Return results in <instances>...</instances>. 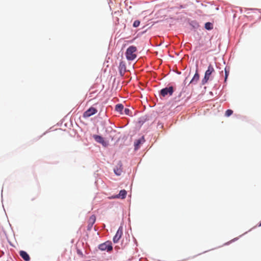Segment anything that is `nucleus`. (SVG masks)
I'll return each instance as SVG.
<instances>
[{"instance_id": "nucleus-1", "label": "nucleus", "mask_w": 261, "mask_h": 261, "mask_svg": "<svg viewBox=\"0 0 261 261\" xmlns=\"http://www.w3.org/2000/svg\"><path fill=\"white\" fill-rule=\"evenodd\" d=\"M98 249L101 251H111L113 250L112 243L110 241H107L103 243L100 244L98 246Z\"/></svg>"}, {"instance_id": "nucleus-2", "label": "nucleus", "mask_w": 261, "mask_h": 261, "mask_svg": "<svg viewBox=\"0 0 261 261\" xmlns=\"http://www.w3.org/2000/svg\"><path fill=\"white\" fill-rule=\"evenodd\" d=\"M173 93V88L172 86L166 87L162 89L160 91V94L163 97L169 95L171 96Z\"/></svg>"}, {"instance_id": "nucleus-3", "label": "nucleus", "mask_w": 261, "mask_h": 261, "mask_svg": "<svg viewBox=\"0 0 261 261\" xmlns=\"http://www.w3.org/2000/svg\"><path fill=\"white\" fill-rule=\"evenodd\" d=\"M97 112V110L95 108L91 107L84 113L83 116L84 118H88L95 114Z\"/></svg>"}, {"instance_id": "nucleus-4", "label": "nucleus", "mask_w": 261, "mask_h": 261, "mask_svg": "<svg viewBox=\"0 0 261 261\" xmlns=\"http://www.w3.org/2000/svg\"><path fill=\"white\" fill-rule=\"evenodd\" d=\"M145 142V139L143 136H142L139 139L136 140L134 142V149L135 150H138L140 147V145L143 144Z\"/></svg>"}, {"instance_id": "nucleus-5", "label": "nucleus", "mask_w": 261, "mask_h": 261, "mask_svg": "<svg viewBox=\"0 0 261 261\" xmlns=\"http://www.w3.org/2000/svg\"><path fill=\"white\" fill-rule=\"evenodd\" d=\"M122 234V228L120 227L118 229L115 236L113 238V242L117 243L121 238Z\"/></svg>"}, {"instance_id": "nucleus-6", "label": "nucleus", "mask_w": 261, "mask_h": 261, "mask_svg": "<svg viewBox=\"0 0 261 261\" xmlns=\"http://www.w3.org/2000/svg\"><path fill=\"white\" fill-rule=\"evenodd\" d=\"M96 221V217L95 215H92L89 219L88 221V226H87V229L88 230H90L95 222Z\"/></svg>"}, {"instance_id": "nucleus-7", "label": "nucleus", "mask_w": 261, "mask_h": 261, "mask_svg": "<svg viewBox=\"0 0 261 261\" xmlns=\"http://www.w3.org/2000/svg\"><path fill=\"white\" fill-rule=\"evenodd\" d=\"M19 255L25 261H29L30 260V256L27 252L24 251H20Z\"/></svg>"}, {"instance_id": "nucleus-8", "label": "nucleus", "mask_w": 261, "mask_h": 261, "mask_svg": "<svg viewBox=\"0 0 261 261\" xmlns=\"http://www.w3.org/2000/svg\"><path fill=\"white\" fill-rule=\"evenodd\" d=\"M119 69L121 75H123L124 73L126 72V66L123 62H120L119 66Z\"/></svg>"}, {"instance_id": "nucleus-9", "label": "nucleus", "mask_w": 261, "mask_h": 261, "mask_svg": "<svg viewBox=\"0 0 261 261\" xmlns=\"http://www.w3.org/2000/svg\"><path fill=\"white\" fill-rule=\"evenodd\" d=\"M214 71H215V70H214V67H213V66L211 64H210L208 66L207 70L205 71L204 75H205V76H207L210 78V75H211V74L213 72H214Z\"/></svg>"}, {"instance_id": "nucleus-10", "label": "nucleus", "mask_w": 261, "mask_h": 261, "mask_svg": "<svg viewBox=\"0 0 261 261\" xmlns=\"http://www.w3.org/2000/svg\"><path fill=\"white\" fill-rule=\"evenodd\" d=\"M93 138L97 142L101 143L103 145H106V142L102 137L95 135L93 136Z\"/></svg>"}, {"instance_id": "nucleus-11", "label": "nucleus", "mask_w": 261, "mask_h": 261, "mask_svg": "<svg viewBox=\"0 0 261 261\" xmlns=\"http://www.w3.org/2000/svg\"><path fill=\"white\" fill-rule=\"evenodd\" d=\"M199 75L197 72V71H196L195 74H194L193 79L191 80V81H190V84H196L197 82L199 81Z\"/></svg>"}, {"instance_id": "nucleus-12", "label": "nucleus", "mask_w": 261, "mask_h": 261, "mask_svg": "<svg viewBox=\"0 0 261 261\" xmlns=\"http://www.w3.org/2000/svg\"><path fill=\"white\" fill-rule=\"evenodd\" d=\"M126 195V191L124 190H121L118 195H116L115 198H121L124 199Z\"/></svg>"}, {"instance_id": "nucleus-13", "label": "nucleus", "mask_w": 261, "mask_h": 261, "mask_svg": "<svg viewBox=\"0 0 261 261\" xmlns=\"http://www.w3.org/2000/svg\"><path fill=\"white\" fill-rule=\"evenodd\" d=\"M205 28L207 30H211L213 28V25L212 23L207 22L205 23Z\"/></svg>"}, {"instance_id": "nucleus-14", "label": "nucleus", "mask_w": 261, "mask_h": 261, "mask_svg": "<svg viewBox=\"0 0 261 261\" xmlns=\"http://www.w3.org/2000/svg\"><path fill=\"white\" fill-rule=\"evenodd\" d=\"M123 109V106L122 104H118L115 107L116 111L121 112Z\"/></svg>"}, {"instance_id": "nucleus-15", "label": "nucleus", "mask_w": 261, "mask_h": 261, "mask_svg": "<svg viewBox=\"0 0 261 261\" xmlns=\"http://www.w3.org/2000/svg\"><path fill=\"white\" fill-rule=\"evenodd\" d=\"M126 57L128 60H130V47H129L126 50Z\"/></svg>"}, {"instance_id": "nucleus-16", "label": "nucleus", "mask_w": 261, "mask_h": 261, "mask_svg": "<svg viewBox=\"0 0 261 261\" xmlns=\"http://www.w3.org/2000/svg\"><path fill=\"white\" fill-rule=\"evenodd\" d=\"M232 113H233V111L229 109V110H227L225 112V115L226 117H229L230 115H231L232 114Z\"/></svg>"}, {"instance_id": "nucleus-17", "label": "nucleus", "mask_w": 261, "mask_h": 261, "mask_svg": "<svg viewBox=\"0 0 261 261\" xmlns=\"http://www.w3.org/2000/svg\"><path fill=\"white\" fill-rule=\"evenodd\" d=\"M209 79H210L209 77L205 76V75H204V77L202 79V82H201L202 84L204 85L205 84H206L207 83V82L208 81V80H209Z\"/></svg>"}, {"instance_id": "nucleus-18", "label": "nucleus", "mask_w": 261, "mask_h": 261, "mask_svg": "<svg viewBox=\"0 0 261 261\" xmlns=\"http://www.w3.org/2000/svg\"><path fill=\"white\" fill-rule=\"evenodd\" d=\"M140 24V21L139 20H135L133 23V27L137 28L138 27Z\"/></svg>"}, {"instance_id": "nucleus-19", "label": "nucleus", "mask_w": 261, "mask_h": 261, "mask_svg": "<svg viewBox=\"0 0 261 261\" xmlns=\"http://www.w3.org/2000/svg\"><path fill=\"white\" fill-rule=\"evenodd\" d=\"M229 75V70L227 69L226 68H225V82L226 81V80L228 77V76Z\"/></svg>"}, {"instance_id": "nucleus-20", "label": "nucleus", "mask_w": 261, "mask_h": 261, "mask_svg": "<svg viewBox=\"0 0 261 261\" xmlns=\"http://www.w3.org/2000/svg\"><path fill=\"white\" fill-rule=\"evenodd\" d=\"M137 51V48L135 46H132V53H134Z\"/></svg>"}, {"instance_id": "nucleus-21", "label": "nucleus", "mask_w": 261, "mask_h": 261, "mask_svg": "<svg viewBox=\"0 0 261 261\" xmlns=\"http://www.w3.org/2000/svg\"><path fill=\"white\" fill-rule=\"evenodd\" d=\"M136 57H137V56L136 54H135L134 53H132V61L135 59L136 58Z\"/></svg>"}, {"instance_id": "nucleus-22", "label": "nucleus", "mask_w": 261, "mask_h": 261, "mask_svg": "<svg viewBox=\"0 0 261 261\" xmlns=\"http://www.w3.org/2000/svg\"><path fill=\"white\" fill-rule=\"evenodd\" d=\"M114 171H115V173H116V174H117L118 175H120L121 172L120 171H119L118 170H117V171L114 170Z\"/></svg>"}, {"instance_id": "nucleus-23", "label": "nucleus", "mask_w": 261, "mask_h": 261, "mask_svg": "<svg viewBox=\"0 0 261 261\" xmlns=\"http://www.w3.org/2000/svg\"><path fill=\"white\" fill-rule=\"evenodd\" d=\"M125 111L127 113L129 112V110L128 109H125Z\"/></svg>"}, {"instance_id": "nucleus-24", "label": "nucleus", "mask_w": 261, "mask_h": 261, "mask_svg": "<svg viewBox=\"0 0 261 261\" xmlns=\"http://www.w3.org/2000/svg\"><path fill=\"white\" fill-rule=\"evenodd\" d=\"M259 226H261V223L259 224Z\"/></svg>"}]
</instances>
